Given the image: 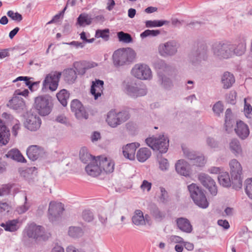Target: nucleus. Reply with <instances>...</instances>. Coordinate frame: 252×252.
<instances>
[{
    "mask_svg": "<svg viewBox=\"0 0 252 252\" xmlns=\"http://www.w3.org/2000/svg\"><path fill=\"white\" fill-rule=\"evenodd\" d=\"M136 54L132 48H120L113 55V62L116 66L123 65L127 62H133Z\"/></svg>",
    "mask_w": 252,
    "mask_h": 252,
    "instance_id": "1",
    "label": "nucleus"
},
{
    "mask_svg": "<svg viewBox=\"0 0 252 252\" xmlns=\"http://www.w3.org/2000/svg\"><path fill=\"white\" fill-rule=\"evenodd\" d=\"M53 106L51 97L49 95H39L35 98L34 107L41 116L49 115L52 110Z\"/></svg>",
    "mask_w": 252,
    "mask_h": 252,
    "instance_id": "2",
    "label": "nucleus"
},
{
    "mask_svg": "<svg viewBox=\"0 0 252 252\" xmlns=\"http://www.w3.org/2000/svg\"><path fill=\"white\" fill-rule=\"evenodd\" d=\"M190 196L194 202L198 207L205 209L209 206V202L203 191L195 184L188 186Z\"/></svg>",
    "mask_w": 252,
    "mask_h": 252,
    "instance_id": "3",
    "label": "nucleus"
},
{
    "mask_svg": "<svg viewBox=\"0 0 252 252\" xmlns=\"http://www.w3.org/2000/svg\"><path fill=\"white\" fill-rule=\"evenodd\" d=\"M231 181L233 188L236 189H241L242 187V166L236 159L232 160L230 163Z\"/></svg>",
    "mask_w": 252,
    "mask_h": 252,
    "instance_id": "4",
    "label": "nucleus"
},
{
    "mask_svg": "<svg viewBox=\"0 0 252 252\" xmlns=\"http://www.w3.org/2000/svg\"><path fill=\"white\" fill-rule=\"evenodd\" d=\"M24 233L30 238L37 239L38 238L45 240L50 236V233L45 232L43 228L40 225L32 223L29 225L24 230Z\"/></svg>",
    "mask_w": 252,
    "mask_h": 252,
    "instance_id": "5",
    "label": "nucleus"
},
{
    "mask_svg": "<svg viewBox=\"0 0 252 252\" xmlns=\"http://www.w3.org/2000/svg\"><path fill=\"white\" fill-rule=\"evenodd\" d=\"M147 144L154 150L164 153L167 151L169 140L164 135L160 136L158 138L149 137L146 139Z\"/></svg>",
    "mask_w": 252,
    "mask_h": 252,
    "instance_id": "6",
    "label": "nucleus"
},
{
    "mask_svg": "<svg viewBox=\"0 0 252 252\" xmlns=\"http://www.w3.org/2000/svg\"><path fill=\"white\" fill-rule=\"evenodd\" d=\"M129 118V115L126 111L117 113L114 111H110L107 114L106 121L111 127H116L126 121Z\"/></svg>",
    "mask_w": 252,
    "mask_h": 252,
    "instance_id": "7",
    "label": "nucleus"
},
{
    "mask_svg": "<svg viewBox=\"0 0 252 252\" xmlns=\"http://www.w3.org/2000/svg\"><path fill=\"white\" fill-rule=\"evenodd\" d=\"M131 74L140 80H147L151 78L152 72L149 67L144 64H136L131 70Z\"/></svg>",
    "mask_w": 252,
    "mask_h": 252,
    "instance_id": "8",
    "label": "nucleus"
},
{
    "mask_svg": "<svg viewBox=\"0 0 252 252\" xmlns=\"http://www.w3.org/2000/svg\"><path fill=\"white\" fill-rule=\"evenodd\" d=\"M61 76V72L57 71L51 72L47 75L43 82V88H49L52 91L56 90Z\"/></svg>",
    "mask_w": 252,
    "mask_h": 252,
    "instance_id": "9",
    "label": "nucleus"
},
{
    "mask_svg": "<svg viewBox=\"0 0 252 252\" xmlns=\"http://www.w3.org/2000/svg\"><path fill=\"white\" fill-rule=\"evenodd\" d=\"M198 180L212 195H216L217 194L218 190L216 183L209 176L205 173H201L198 176Z\"/></svg>",
    "mask_w": 252,
    "mask_h": 252,
    "instance_id": "10",
    "label": "nucleus"
},
{
    "mask_svg": "<svg viewBox=\"0 0 252 252\" xmlns=\"http://www.w3.org/2000/svg\"><path fill=\"white\" fill-rule=\"evenodd\" d=\"M124 91L126 94L132 98L144 96L146 94L145 89L139 88L136 84L126 83L124 86Z\"/></svg>",
    "mask_w": 252,
    "mask_h": 252,
    "instance_id": "11",
    "label": "nucleus"
},
{
    "mask_svg": "<svg viewBox=\"0 0 252 252\" xmlns=\"http://www.w3.org/2000/svg\"><path fill=\"white\" fill-rule=\"evenodd\" d=\"M96 159L101 172L102 170L106 173H111L114 171L115 164L112 159L103 156L98 157Z\"/></svg>",
    "mask_w": 252,
    "mask_h": 252,
    "instance_id": "12",
    "label": "nucleus"
},
{
    "mask_svg": "<svg viewBox=\"0 0 252 252\" xmlns=\"http://www.w3.org/2000/svg\"><path fill=\"white\" fill-rule=\"evenodd\" d=\"M40 119L33 115H30L25 123V126L31 131H35L37 130L41 125Z\"/></svg>",
    "mask_w": 252,
    "mask_h": 252,
    "instance_id": "13",
    "label": "nucleus"
},
{
    "mask_svg": "<svg viewBox=\"0 0 252 252\" xmlns=\"http://www.w3.org/2000/svg\"><path fill=\"white\" fill-rule=\"evenodd\" d=\"M139 146L140 144L138 143H132L127 144L123 147V152L124 157L129 160H134L136 150Z\"/></svg>",
    "mask_w": 252,
    "mask_h": 252,
    "instance_id": "14",
    "label": "nucleus"
},
{
    "mask_svg": "<svg viewBox=\"0 0 252 252\" xmlns=\"http://www.w3.org/2000/svg\"><path fill=\"white\" fill-rule=\"evenodd\" d=\"M71 109L78 118H85L87 119L86 112L81 103L75 99L71 103Z\"/></svg>",
    "mask_w": 252,
    "mask_h": 252,
    "instance_id": "15",
    "label": "nucleus"
},
{
    "mask_svg": "<svg viewBox=\"0 0 252 252\" xmlns=\"http://www.w3.org/2000/svg\"><path fill=\"white\" fill-rule=\"evenodd\" d=\"M104 82L102 80H95L92 82L91 93L95 99L100 97L103 93Z\"/></svg>",
    "mask_w": 252,
    "mask_h": 252,
    "instance_id": "16",
    "label": "nucleus"
},
{
    "mask_svg": "<svg viewBox=\"0 0 252 252\" xmlns=\"http://www.w3.org/2000/svg\"><path fill=\"white\" fill-rule=\"evenodd\" d=\"M64 210L63 205L60 202H51L48 209L49 219H51L52 217H58Z\"/></svg>",
    "mask_w": 252,
    "mask_h": 252,
    "instance_id": "17",
    "label": "nucleus"
},
{
    "mask_svg": "<svg viewBox=\"0 0 252 252\" xmlns=\"http://www.w3.org/2000/svg\"><path fill=\"white\" fill-rule=\"evenodd\" d=\"M86 171L88 175L92 176H97L101 173L100 168L96 158H94L86 167Z\"/></svg>",
    "mask_w": 252,
    "mask_h": 252,
    "instance_id": "18",
    "label": "nucleus"
},
{
    "mask_svg": "<svg viewBox=\"0 0 252 252\" xmlns=\"http://www.w3.org/2000/svg\"><path fill=\"white\" fill-rule=\"evenodd\" d=\"M10 132L0 119V146L6 145L9 140Z\"/></svg>",
    "mask_w": 252,
    "mask_h": 252,
    "instance_id": "19",
    "label": "nucleus"
},
{
    "mask_svg": "<svg viewBox=\"0 0 252 252\" xmlns=\"http://www.w3.org/2000/svg\"><path fill=\"white\" fill-rule=\"evenodd\" d=\"M235 130L237 134L242 139L246 138L250 134L248 126L241 121L237 123V126Z\"/></svg>",
    "mask_w": 252,
    "mask_h": 252,
    "instance_id": "20",
    "label": "nucleus"
},
{
    "mask_svg": "<svg viewBox=\"0 0 252 252\" xmlns=\"http://www.w3.org/2000/svg\"><path fill=\"white\" fill-rule=\"evenodd\" d=\"M0 225L6 231L14 232L19 228L20 223L18 219H14L1 223Z\"/></svg>",
    "mask_w": 252,
    "mask_h": 252,
    "instance_id": "21",
    "label": "nucleus"
},
{
    "mask_svg": "<svg viewBox=\"0 0 252 252\" xmlns=\"http://www.w3.org/2000/svg\"><path fill=\"white\" fill-rule=\"evenodd\" d=\"M176 170L180 174L188 176L190 174L189 164L184 160H179L176 164Z\"/></svg>",
    "mask_w": 252,
    "mask_h": 252,
    "instance_id": "22",
    "label": "nucleus"
},
{
    "mask_svg": "<svg viewBox=\"0 0 252 252\" xmlns=\"http://www.w3.org/2000/svg\"><path fill=\"white\" fill-rule=\"evenodd\" d=\"M178 228L182 231L190 233L192 230V226L189 220L185 218H180L176 220Z\"/></svg>",
    "mask_w": 252,
    "mask_h": 252,
    "instance_id": "23",
    "label": "nucleus"
},
{
    "mask_svg": "<svg viewBox=\"0 0 252 252\" xmlns=\"http://www.w3.org/2000/svg\"><path fill=\"white\" fill-rule=\"evenodd\" d=\"M25 104V102L22 97L14 94V96L9 101L7 105L13 109H18L23 108Z\"/></svg>",
    "mask_w": 252,
    "mask_h": 252,
    "instance_id": "24",
    "label": "nucleus"
},
{
    "mask_svg": "<svg viewBox=\"0 0 252 252\" xmlns=\"http://www.w3.org/2000/svg\"><path fill=\"white\" fill-rule=\"evenodd\" d=\"M41 149L36 145L30 146L27 150L28 158L32 161L36 160L41 154Z\"/></svg>",
    "mask_w": 252,
    "mask_h": 252,
    "instance_id": "25",
    "label": "nucleus"
},
{
    "mask_svg": "<svg viewBox=\"0 0 252 252\" xmlns=\"http://www.w3.org/2000/svg\"><path fill=\"white\" fill-rule=\"evenodd\" d=\"M221 83L224 89H228L235 82V78L233 74L228 72H225L221 77Z\"/></svg>",
    "mask_w": 252,
    "mask_h": 252,
    "instance_id": "26",
    "label": "nucleus"
},
{
    "mask_svg": "<svg viewBox=\"0 0 252 252\" xmlns=\"http://www.w3.org/2000/svg\"><path fill=\"white\" fill-rule=\"evenodd\" d=\"M150 150L147 148H141L139 149L136 154L137 160L140 162H144L151 156Z\"/></svg>",
    "mask_w": 252,
    "mask_h": 252,
    "instance_id": "27",
    "label": "nucleus"
},
{
    "mask_svg": "<svg viewBox=\"0 0 252 252\" xmlns=\"http://www.w3.org/2000/svg\"><path fill=\"white\" fill-rule=\"evenodd\" d=\"M6 156L15 160L21 162H26V160L17 149H12L9 151Z\"/></svg>",
    "mask_w": 252,
    "mask_h": 252,
    "instance_id": "28",
    "label": "nucleus"
},
{
    "mask_svg": "<svg viewBox=\"0 0 252 252\" xmlns=\"http://www.w3.org/2000/svg\"><path fill=\"white\" fill-rule=\"evenodd\" d=\"M132 220L135 225H140L144 224L145 223V218L142 212L139 210H136Z\"/></svg>",
    "mask_w": 252,
    "mask_h": 252,
    "instance_id": "29",
    "label": "nucleus"
},
{
    "mask_svg": "<svg viewBox=\"0 0 252 252\" xmlns=\"http://www.w3.org/2000/svg\"><path fill=\"white\" fill-rule=\"evenodd\" d=\"M69 97V94L65 89L61 90L57 94V97L60 103L63 106H65L67 104V100Z\"/></svg>",
    "mask_w": 252,
    "mask_h": 252,
    "instance_id": "30",
    "label": "nucleus"
},
{
    "mask_svg": "<svg viewBox=\"0 0 252 252\" xmlns=\"http://www.w3.org/2000/svg\"><path fill=\"white\" fill-rule=\"evenodd\" d=\"M169 23L167 20H147L145 22L146 28H152L156 27H160L164 25H167Z\"/></svg>",
    "mask_w": 252,
    "mask_h": 252,
    "instance_id": "31",
    "label": "nucleus"
},
{
    "mask_svg": "<svg viewBox=\"0 0 252 252\" xmlns=\"http://www.w3.org/2000/svg\"><path fill=\"white\" fill-rule=\"evenodd\" d=\"M218 180L220 184L224 187L230 186L231 180L228 173L226 172H222L219 176Z\"/></svg>",
    "mask_w": 252,
    "mask_h": 252,
    "instance_id": "32",
    "label": "nucleus"
},
{
    "mask_svg": "<svg viewBox=\"0 0 252 252\" xmlns=\"http://www.w3.org/2000/svg\"><path fill=\"white\" fill-rule=\"evenodd\" d=\"M92 18L89 15L83 13L79 15L77 19V23L82 27L91 24Z\"/></svg>",
    "mask_w": 252,
    "mask_h": 252,
    "instance_id": "33",
    "label": "nucleus"
},
{
    "mask_svg": "<svg viewBox=\"0 0 252 252\" xmlns=\"http://www.w3.org/2000/svg\"><path fill=\"white\" fill-rule=\"evenodd\" d=\"M63 73L66 80L70 83L73 82L77 77L76 71L72 68L65 70Z\"/></svg>",
    "mask_w": 252,
    "mask_h": 252,
    "instance_id": "34",
    "label": "nucleus"
},
{
    "mask_svg": "<svg viewBox=\"0 0 252 252\" xmlns=\"http://www.w3.org/2000/svg\"><path fill=\"white\" fill-rule=\"evenodd\" d=\"M117 36L120 42L129 43L132 42V38L131 35L123 32H120L117 33Z\"/></svg>",
    "mask_w": 252,
    "mask_h": 252,
    "instance_id": "35",
    "label": "nucleus"
},
{
    "mask_svg": "<svg viewBox=\"0 0 252 252\" xmlns=\"http://www.w3.org/2000/svg\"><path fill=\"white\" fill-rule=\"evenodd\" d=\"M80 158L81 160L85 163L89 161H92V159L95 158L87 152L85 148H82L80 152Z\"/></svg>",
    "mask_w": 252,
    "mask_h": 252,
    "instance_id": "36",
    "label": "nucleus"
},
{
    "mask_svg": "<svg viewBox=\"0 0 252 252\" xmlns=\"http://www.w3.org/2000/svg\"><path fill=\"white\" fill-rule=\"evenodd\" d=\"M160 31L158 30H146L140 34V37L144 38L147 37H155L160 34Z\"/></svg>",
    "mask_w": 252,
    "mask_h": 252,
    "instance_id": "37",
    "label": "nucleus"
},
{
    "mask_svg": "<svg viewBox=\"0 0 252 252\" xmlns=\"http://www.w3.org/2000/svg\"><path fill=\"white\" fill-rule=\"evenodd\" d=\"M83 234L82 229L79 227H70L68 230V234L72 237H78Z\"/></svg>",
    "mask_w": 252,
    "mask_h": 252,
    "instance_id": "38",
    "label": "nucleus"
},
{
    "mask_svg": "<svg viewBox=\"0 0 252 252\" xmlns=\"http://www.w3.org/2000/svg\"><path fill=\"white\" fill-rule=\"evenodd\" d=\"M109 31L108 29L103 30H97L95 32V36L96 38H102L103 40L107 41L109 37Z\"/></svg>",
    "mask_w": 252,
    "mask_h": 252,
    "instance_id": "39",
    "label": "nucleus"
},
{
    "mask_svg": "<svg viewBox=\"0 0 252 252\" xmlns=\"http://www.w3.org/2000/svg\"><path fill=\"white\" fill-rule=\"evenodd\" d=\"M230 148L234 153L239 154L241 152V149L237 140L234 139L231 141Z\"/></svg>",
    "mask_w": 252,
    "mask_h": 252,
    "instance_id": "40",
    "label": "nucleus"
},
{
    "mask_svg": "<svg viewBox=\"0 0 252 252\" xmlns=\"http://www.w3.org/2000/svg\"><path fill=\"white\" fill-rule=\"evenodd\" d=\"M188 157L191 160H194V164L197 166H203L205 163L204 157L203 156L191 157V156L188 155Z\"/></svg>",
    "mask_w": 252,
    "mask_h": 252,
    "instance_id": "41",
    "label": "nucleus"
},
{
    "mask_svg": "<svg viewBox=\"0 0 252 252\" xmlns=\"http://www.w3.org/2000/svg\"><path fill=\"white\" fill-rule=\"evenodd\" d=\"M7 16L11 18L12 20L20 22L22 20V16L21 14L18 12H14L13 11L9 10L7 13Z\"/></svg>",
    "mask_w": 252,
    "mask_h": 252,
    "instance_id": "42",
    "label": "nucleus"
},
{
    "mask_svg": "<svg viewBox=\"0 0 252 252\" xmlns=\"http://www.w3.org/2000/svg\"><path fill=\"white\" fill-rule=\"evenodd\" d=\"M232 112L230 109H226L225 111V127L226 130H228V128L231 127L232 125L230 121V117L231 116Z\"/></svg>",
    "mask_w": 252,
    "mask_h": 252,
    "instance_id": "43",
    "label": "nucleus"
},
{
    "mask_svg": "<svg viewBox=\"0 0 252 252\" xmlns=\"http://www.w3.org/2000/svg\"><path fill=\"white\" fill-rule=\"evenodd\" d=\"M29 208V205L27 203V196H25V203L24 205L18 206L16 210V211L19 214H22L25 213Z\"/></svg>",
    "mask_w": 252,
    "mask_h": 252,
    "instance_id": "44",
    "label": "nucleus"
},
{
    "mask_svg": "<svg viewBox=\"0 0 252 252\" xmlns=\"http://www.w3.org/2000/svg\"><path fill=\"white\" fill-rule=\"evenodd\" d=\"M246 192L248 196L252 199V178L247 179L246 181Z\"/></svg>",
    "mask_w": 252,
    "mask_h": 252,
    "instance_id": "45",
    "label": "nucleus"
},
{
    "mask_svg": "<svg viewBox=\"0 0 252 252\" xmlns=\"http://www.w3.org/2000/svg\"><path fill=\"white\" fill-rule=\"evenodd\" d=\"M177 52L176 48H160L159 53L161 56L172 55Z\"/></svg>",
    "mask_w": 252,
    "mask_h": 252,
    "instance_id": "46",
    "label": "nucleus"
},
{
    "mask_svg": "<svg viewBox=\"0 0 252 252\" xmlns=\"http://www.w3.org/2000/svg\"><path fill=\"white\" fill-rule=\"evenodd\" d=\"M213 111L215 113H216L217 115H220V114L222 112L223 110V105L220 101L217 102L213 106Z\"/></svg>",
    "mask_w": 252,
    "mask_h": 252,
    "instance_id": "47",
    "label": "nucleus"
},
{
    "mask_svg": "<svg viewBox=\"0 0 252 252\" xmlns=\"http://www.w3.org/2000/svg\"><path fill=\"white\" fill-rule=\"evenodd\" d=\"M18 81H24L26 85L28 86L30 89H32V85L34 84V83H32V82L30 81V78L27 76H19L17 77L15 80H14L13 82H15Z\"/></svg>",
    "mask_w": 252,
    "mask_h": 252,
    "instance_id": "48",
    "label": "nucleus"
},
{
    "mask_svg": "<svg viewBox=\"0 0 252 252\" xmlns=\"http://www.w3.org/2000/svg\"><path fill=\"white\" fill-rule=\"evenodd\" d=\"M244 112L246 116L249 117L250 115L252 114V107L250 104L247 102V99L246 98L244 99Z\"/></svg>",
    "mask_w": 252,
    "mask_h": 252,
    "instance_id": "49",
    "label": "nucleus"
},
{
    "mask_svg": "<svg viewBox=\"0 0 252 252\" xmlns=\"http://www.w3.org/2000/svg\"><path fill=\"white\" fill-rule=\"evenodd\" d=\"M83 218L86 221H91L93 220V215L90 211H85L83 213Z\"/></svg>",
    "mask_w": 252,
    "mask_h": 252,
    "instance_id": "50",
    "label": "nucleus"
},
{
    "mask_svg": "<svg viewBox=\"0 0 252 252\" xmlns=\"http://www.w3.org/2000/svg\"><path fill=\"white\" fill-rule=\"evenodd\" d=\"M11 187V186L10 185H3L2 187L0 189V196L8 194L9 193Z\"/></svg>",
    "mask_w": 252,
    "mask_h": 252,
    "instance_id": "51",
    "label": "nucleus"
},
{
    "mask_svg": "<svg viewBox=\"0 0 252 252\" xmlns=\"http://www.w3.org/2000/svg\"><path fill=\"white\" fill-rule=\"evenodd\" d=\"M178 45V42L175 39L170 40L163 44V47H174Z\"/></svg>",
    "mask_w": 252,
    "mask_h": 252,
    "instance_id": "52",
    "label": "nucleus"
},
{
    "mask_svg": "<svg viewBox=\"0 0 252 252\" xmlns=\"http://www.w3.org/2000/svg\"><path fill=\"white\" fill-rule=\"evenodd\" d=\"M209 41L204 38V37H200L198 38L196 40V44L197 46H206L209 45Z\"/></svg>",
    "mask_w": 252,
    "mask_h": 252,
    "instance_id": "53",
    "label": "nucleus"
},
{
    "mask_svg": "<svg viewBox=\"0 0 252 252\" xmlns=\"http://www.w3.org/2000/svg\"><path fill=\"white\" fill-rule=\"evenodd\" d=\"M159 164L160 168L162 170H166L168 167V161L165 158H160L159 161Z\"/></svg>",
    "mask_w": 252,
    "mask_h": 252,
    "instance_id": "54",
    "label": "nucleus"
},
{
    "mask_svg": "<svg viewBox=\"0 0 252 252\" xmlns=\"http://www.w3.org/2000/svg\"><path fill=\"white\" fill-rule=\"evenodd\" d=\"M152 184L146 180H144L141 184L140 188L143 190H146L149 191L151 189Z\"/></svg>",
    "mask_w": 252,
    "mask_h": 252,
    "instance_id": "55",
    "label": "nucleus"
},
{
    "mask_svg": "<svg viewBox=\"0 0 252 252\" xmlns=\"http://www.w3.org/2000/svg\"><path fill=\"white\" fill-rule=\"evenodd\" d=\"M11 209L10 206L6 203H0V213L4 212H9Z\"/></svg>",
    "mask_w": 252,
    "mask_h": 252,
    "instance_id": "56",
    "label": "nucleus"
},
{
    "mask_svg": "<svg viewBox=\"0 0 252 252\" xmlns=\"http://www.w3.org/2000/svg\"><path fill=\"white\" fill-rule=\"evenodd\" d=\"M170 241L174 243H184L183 239L178 236L172 235L170 238Z\"/></svg>",
    "mask_w": 252,
    "mask_h": 252,
    "instance_id": "57",
    "label": "nucleus"
},
{
    "mask_svg": "<svg viewBox=\"0 0 252 252\" xmlns=\"http://www.w3.org/2000/svg\"><path fill=\"white\" fill-rule=\"evenodd\" d=\"M63 11L61 12L60 13L56 14L55 16H54L53 19L50 21L48 24H52L53 23L57 22L59 21L60 18L61 17H63Z\"/></svg>",
    "mask_w": 252,
    "mask_h": 252,
    "instance_id": "58",
    "label": "nucleus"
},
{
    "mask_svg": "<svg viewBox=\"0 0 252 252\" xmlns=\"http://www.w3.org/2000/svg\"><path fill=\"white\" fill-rule=\"evenodd\" d=\"M20 124L19 122L16 123L12 127V134L16 136L18 134V131L20 129Z\"/></svg>",
    "mask_w": 252,
    "mask_h": 252,
    "instance_id": "59",
    "label": "nucleus"
},
{
    "mask_svg": "<svg viewBox=\"0 0 252 252\" xmlns=\"http://www.w3.org/2000/svg\"><path fill=\"white\" fill-rule=\"evenodd\" d=\"M218 223L219 225L222 226L225 229H228L229 227V224L226 220H219Z\"/></svg>",
    "mask_w": 252,
    "mask_h": 252,
    "instance_id": "60",
    "label": "nucleus"
},
{
    "mask_svg": "<svg viewBox=\"0 0 252 252\" xmlns=\"http://www.w3.org/2000/svg\"><path fill=\"white\" fill-rule=\"evenodd\" d=\"M106 4V9L109 11H111L115 5V2L114 0H107Z\"/></svg>",
    "mask_w": 252,
    "mask_h": 252,
    "instance_id": "61",
    "label": "nucleus"
},
{
    "mask_svg": "<svg viewBox=\"0 0 252 252\" xmlns=\"http://www.w3.org/2000/svg\"><path fill=\"white\" fill-rule=\"evenodd\" d=\"M28 94L29 91L27 89H25L23 91H21L20 90H17L14 93V94L17 96L23 95L26 96H28Z\"/></svg>",
    "mask_w": 252,
    "mask_h": 252,
    "instance_id": "62",
    "label": "nucleus"
},
{
    "mask_svg": "<svg viewBox=\"0 0 252 252\" xmlns=\"http://www.w3.org/2000/svg\"><path fill=\"white\" fill-rule=\"evenodd\" d=\"M56 120L57 122L62 124H66L67 122V118L64 116L62 115L58 116L57 117Z\"/></svg>",
    "mask_w": 252,
    "mask_h": 252,
    "instance_id": "63",
    "label": "nucleus"
},
{
    "mask_svg": "<svg viewBox=\"0 0 252 252\" xmlns=\"http://www.w3.org/2000/svg\"><path fill=\"white\" fill-rule=\"evenodd\" d=\"M153 215L155 218L157 219H161L164 216L163 213L160 212L158 210H157L154 212Z\"/></svg>",
    "mask_w": 252,
    "mask_h": 252,
    "instance_id": "64",
    "label": "nucleus"
}]
</instances>
